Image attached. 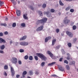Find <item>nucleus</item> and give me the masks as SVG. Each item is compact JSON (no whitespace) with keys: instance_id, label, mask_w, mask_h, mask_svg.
I'll list each match as a JSON object with an SVG mask.
<instances>
[{"instance_id":"f257e3e1","label":"nucleus","mask_w":78,"mask_h":78,"mask_svg":"<svg viewBox=\"0 0 78 78\" xmlns=\"http://www.w3.org/2000/svg\"><path fill=\"white\" fill-rule=\"evenodd\" d=\"M47 21V18H44L42 19L41 20H38L36 23V24L37 25H38L40 24L44 25V23H45Z\"/></svg>"},{"instance_id":"f03ea898","label":"nucleus","mask_w":78,"mask_h":78,"mask_svg":"<svg viewBox=\"0 0 78 78\" xmlns=\"http://www.w3.org/2000/svg\"><path fill=\"white\" fill-rule=\"evenodd\" d=\"M36 55L38 56V57H39V58H40L42 60L45 61V60L47 59V58H46L44 55L42 54L37 53Z\"/></svg>"},{"instance_id":"7ed1b4c3","label":"nucleus","mask_w":78,"mask_h":78,"mask_svg":"<svg viewBox=\"0 0 78 78\" xmlns=\"http://www.w3.org/2000/svg\"><path fill=\"white\" fill-rule=\"evenodd\" d=\"M47 53L48 55H50V57L52 58V59H55L56 57H55V55H53V54H52L50 51H48Z\"/></svg>"},{"instance_id":"20e7f679","label":"nucleus","mask_w":78,"mask_h":78,"mask_svg":"<svg viewBox=\"0 0 78 78\" xmlns=\"http://www.w3.org/2000/svg\"><path fill=\"white\" fill-rule=\"evenodd\" d=\"M70 22V20L68 19H65L63 20V23L65 25H68Z\"/></svg>"},{"instance_id":"39448f33","label":"nucleus","mask_w":78,"mask_h":78,"mask_svg":"<svg viewBox=\"0 0 78 78\" xmlns=\"http://www.w3.org/2000/svg\"><path fill=\"white\" fill-rule=\"evenodd\" d=\"M66 34L67 35L69 36V37H73V34L71 32L68 31H66Z\"/></svg>"},{"instance_id":"423d86ee","label":"nucleus","mask_w":78,"mask_h":78,"mask_svg":"<svg viewBox=\"0 0 78 78\" xmlns=\"http://www.w3.org/2000/svg\"><path fill=\"white\" fill-rule=\"evenodd\" d=\"M10 70L12 73V76H14V75L15 74V71H14V68H13V67H11Z\"/></svg>"},{"instance_id":"0eeeda50","label":"nucleus","mask_w":78,"mask_h":78,"mask_svg":"<svg viewBox=\"0 0 78 78\" xmlns=\"http://www.w3.org/2000/svg\"><path fill=\"white\" fill-rule=\"evenodd\" d=\"M12 63L16 64L17 62V58L14 57L12 58Z\"/></svg>"},{"instance_id":"6e6552de","label":"nucleus","mask_w":78,"mask_h":78,"mask_svg":"<svg viewBox=\"0 0 78 78\" xmlns=\"http://www.w3.org/2000/svg\"><path fill=\"white\" fill-rule=\"evenodd\" d=\"M44 28V26H41L40 27H38L36 30L37 31H42Z\"/></svg>"},{"instance_id":"1a4fd4ad","label":"nucleus","mask_w":78,"mask_h":78,"mask_svg":"<svg viewBox=\"0 0 78 78\" xmlns=\"http://www.w3.org/2000/svg\"><path fill=\"white\" fill-rule=\"evenodd\" d=\"M20 44L21 45H23V46H26L28 45V43L27 42H24L20 43Z\"/></svg>"},{"instance_id":"9d476101","label":"nucleus","mask_w":78,"mask_h":78,"mask_svg":"<svg viewBox=\"0 0 78 78\" xmlns=\"http://www.w3.org/2000/svg\"><path fill=\"white\" fill-rule=\"evenodd\" d=\"M44 14H46L47 16V17H50L51 16V15H49V13H50V12L49 11H48L47 12H44Z\"/></svg>"},{"instance_id":"9b49d317","label":"nucleus","mask_w":78,"mask_h":78,"mask_svg":"<svg viewBox=\"0 0 78 78\" xmlns=\"http://www.w3.org/2000/svg\"><path fill=\"white\" fill-rule=\"evenodd\" d=\"M16 12L17 16H20V13L21 12H20V10H16Z\"/></svg>"},{"instance_id":"f8f14e48","label":"nucleus","mask_w":78,"mask_h":78,"mask_svg":"<svg viewBox=\"0 0 78 78\" xmlns=\"http://www.w3.org/2000/svg\"><path fill=\"white\" fill-rule=\"evenodd\" d=\"M56 64V62H52L51 63H49L48 64V66H53L54 64Z\"/></svg>"},{"instance_id":"ddd939ff","label":"nucleus","mask_w":78,"mask_h":78,"mask_svg":"<svg viewBox=\"0 0 78 78\" xmlns=\"http://www.w3.org/2000/svg\"><path fill=\"white\" fill-rule=\"evenodd\" d=\"M27 72L26 71H24L23 73L22 74V76H23V78H25V75H27Z\"/></svg>"},{"instance_id":"4468645a","label":"nucleus","mask_w":78,"mask_h":78,"mask_svg":"<svg viewBox=\"0 0 78 78\" xmlns=\"http://www.w3.org/2000/svg\"><path fill=\"white\" fill-rule=\"evenodd\" d=\"M58 69L59 70H60L62 72H63V71H64V68H63V67H62V66H60L59 67Z\"/></svg>"},{"instance_id":"2eb2a0df","label":"nucleus","mask_w":78,"mask_h":78,"mask_svg":"<svg viewBox=\"0 0 78 78\" xmlns=\"http://www.w3.org/2000/svg\"><path fill=\"white\" fill-rule=\"evenodd\" d=\"M59 3L60 5L61 6H64V4L62 3V1H61V0H60L59 1Z\"/></svg>"},{"instance_id":"dca6fc26","label":"nucleus","mask_w":78,"mask_h":78,"mask_svg":"<svg viewBox=\"0 0 78 78\" xmlns=\"http://www.w3.org/2000/svg\"><path fill=\"white\" fill-rule=\"evenodd\" d=\"M2 42L5 43V42H6V41L3 39H0V43H2Z\"/></svg>"},{"instance_id":"f3484780","label":"nucleus","mask_w":78,"mask_h":78,"mask_svg":"<svg viewBox=\"0 0 78 78\" xmlns=\"http://www.w3.org/2000/svg\"><path fill=\"white\" fill-rule=\"evenodd\" d=\"M56 41V39L53 40L52 41V45H53L55 44V42Z\"/></svg>"},{"instance_id":"a211bd4d","label":"nucleus","mask_w":78,"mask_h":78,"mask_svg":"<svg viewBox=\"0 0 78 78\" xmlns=\"http://www.w3.org/2000/svg\"><path fill=\"white\" fill-rule=\"evenodd\" d=\"M69 65H70L71 66L75 65V62L74 61H73L72 62H70L69 64Z\"/></svg>"},{"instance_id":"6ab92c4d","label":"nucleus","mask_w":78,"mask_h":78,"mask_svg":"<svg viewBox=\"0 0 78 78\" xmlns=\"http://www.w3.org/2000/svg\"><path fill=\"white\" fill-rule=\"evenodd\" d=\"M5 48V45H3L1 47V50H4V48Z\"/></svg>"},{"instance_id":"aec40b11","label":"nucleus","mask_w":78,"mask_h":78,"mask_svg":"<svg viewBox=\"0 0 78 78\" xmlns=\"http://www.w3.org/2000/svg\"><path fill=\"white\" fill-rule=\"evenodd\" d=\"M67 45L68 47L70 48L71 47H72V44L70 43H69L67 44Z\"/></svg>"},{"instance_id":"412c9836","label":"nucleus","mask_w":78,"mask_h":78,"mask_svg":"<svg viewBox=\"0 0 78 78\" xmlns=\"http://www.w3.org/2000/svg\"><path fill=\"white\" fill-rule=\"evenodd\" d=\"M8 68V66L6 65H5L4 66V69L5 70H7Z\"/></svg>"},{"instance_id":"4be33fe9","label":"nucleus","mask_w":78,"mask_h":78,"mask_svg":"<svg viewBox=\"0 0 78 78\" xmlns=\"http://www.w3.org/2000/svg\"><path fill=\"white\" fill-rule=\"evenodd\" d=\"M70 9V6H69L68 7H66L65 9L66 11H69Z\"/></svg>"},{"instance_id":"5701e85b","label":"nucleus","mask_w":78,"mask_h":78,"mask_svg":"<svg viewBox=\"0 0 78 78\" xmlns=\"http://www.w3.org/2000/svg\"><path fill=\"white\" fill-rule=\"evenodd\" d=\"M66 68L67 70H69L70 69V67L69 65H66Z\"/></svg>"},{"instance_id":"b1692460","label":"nucleus","mask_w":78,"mask_h":78,"mask_svg":"<svg viewBox=\"0 0 78 78\" xmlns=\"http://www.w3.org/2000/svg\"><path fill=\"white\" fill-rule=\"evenodd\" d=\"M33 71H29V73L30 75H33Z\"/></svg>"},{"instance_id":"393cba45","label":"nucleus","mask_w":78,"mask_h":78,"mask_svg":"<svg viewBox=\"0 0 78 78\" xmlns=\"http://www.w3.org/2000/svg\"><path fill=\"white\" fill-rule=\"evenodd\" d=\"M21 27H25V23H22L21 25Z\"/></svg>"},{"instance_id":"a878e982","label":"nucleus","mask_w":78,"mask_h":78,"mask_svg":"<svg viewBox=\"0 0 78 78\" xmlns=\"http://www.w3.org/2000/svg\"><path fill=\"white\" fill-rule=\"evenodd\" d=\"M73 30H75L76 29V26L75 25L73 26Z\"/></svg>"},{"instance_id":"bb28decb","label":"nucleus","mask_w":78,"mask_h":78,"mask_svg":"<svg viewBox=\"0 0 78 78\" xmlns=\"http://www.w3.org/2000/svg\"><path fill=\"white\" fill-rule=\"evenodd\" d=\"M23 17L24 19H28V17L25 14L23 15Z\"/></svg>"},{"instance_id":"cd10ccee","label":"nucleus","mask_w":78,"mask_h":78,"mask_svg":"<svg viewBox=\"0 0 78 78\" xmlns=\"http://www.w3.org/2000/svg\"><path fill=\"white\" fill-rule=\"evenodd\" d=\"M29 60H30V61L33 60V57H32L31 56H30L29 57Z\"/></svg>"},{"instance_id":"c85d7f7f","label":"nucleus","mask_w":78,"mask_h":78,"mask_svg":"<svg viewBox=\"0 0 78 78\" xmlns=\"http://www.w3.org/2000/svg\"><path fill=\"white\" fill-rule=\"evenodd\" d=\"M27 39V36H25L21 38L20 39Z\"/></svg>"},{"instance_id":"c756f323","label":"nucleus","mask_w":78,"mask_h":78,"mask_svg":"<svg viewBox=\"0 0 78 78\" xmlns=\"http://www.w3.org/2000/svg\"><path fill=\"white\" fill-rule=\"evenodd\" d=\"M39 14H40V16H42V12L41 11H39Z\"/></svg>"},{"instance_id":"7c9ffc66","label":"nucleus","mask_w":78,"mask_h":78,"mask_svg":"<svg viewBox=\"0 0 78 78\" xmlns=\"http://www.w3.org/2000/svg\"><path fill=\"white\" fill-rule=\"evenodd\" d=\"M16 23H13L12 25V27H16Z\"/></svg>"},{"instance_id":"2f4dec72","label":"nucleus","mask_w":78,"mask_h":78,"mask_svg":"<svg viewBox=\"0 0 78 78\" xmlns=\"http://www.w3.org/2000/svg\"><path fill=\"white\" fill-rule=\"evenodd\" d=\"M34 58L36 61H38V57H37V56H35L34 57Z\"/></svg>"},{"instance_id":"473e14b6","label":"nucleus","mask_w":78,"mask_h":78,"mask_svg":"<svg viewBox=\"0 0 78 78\" xmlns=\"http://www.w3.org/2000/svg\"><path fill=\"white\" fill-rule=\"evenodd\" d=\"M55 10L54 9H51V12H55Z\"/></svg>"},{"instance_id":"72a5a7b5","label":"nucleus","mask_w":78,"mask_h":78,"mask_svg":"<svg viewBox=\"0 0 78 78\" xmlns=\"http://www.w3.org/2000/svg\"><path fill=\"white\" fill-rule=\"evenodd\" d=\"M67 59V60H69V59H72V58H70L69 56H68L66 57Z\"/></svg>"},{"instance_id":"f704fd0d","label":"nucleus","mask_w":78,"mask_h":78,"mask_svg":"<svg viewBox=\"0 0 78 78\" xmlns=\"http://www.w3.org/2000/svg\"><path fill=\"white\" fill-rule=\"evenodd\" d=\"M64 63H66V64H67L69 63V62L66 60H64Z\"/></svg>"},{"instance_id":"c9c22d12","label":"nucleus","mask_w":78,"mask_h":78,"mask_svg":"<svg viewBox=\"0 0 78 78\" xmlns=\"http://www.w3.org/2000/svg\"><path fill=\"white\" fill-rule=\"evenodd\" d=\"M20 53H23L24 52V50L23 49H20Z\"/></svg>"},{"instance_id":"e433bc0d","label":"nucleus","mask_w":78,"mask_h":78,"mask_svg":"<svg viewBox=\"0 0 78 78\" xmlns=\"http://www.w3.org/2000/svg\"><path fill=\"white\" fill-rule=\"evenodd\" d=\"M46 7V4H44L42 5V7L43 8H45Z\"/></svg>"},{"instance_id":"4c0bfd02","label":"nucleus","mask_w":78,"mask_h":78,"mask_svg":"<svg viewBox=\"0 0 78 78\" xmlns=\"http://www.w3.org/2000/svg\"><path fill=\"white\" fill-rule=\"evenodd\" d=\"M51 39V37H48L46 38L45 39Z\"/></svg>"},{"instance_id":"58836bf2","label":"nucleus","mask_w":78,"mask_h":78,"mask_svg":"<svg viewBox=\"0 0 78 78\" xmlns=\"http://www.w3.org/2000/svg\"><path fill=\"white\" fill-rule=\"evenodd\" d=\"M24 58L25 59H28V56L27 55H25V56Z\"/></svg>"},{"instance_id":"ea45409f","label":"nucleus","mask_w":78,"mask_h":78,"mask_svg":"<svg viewBox=\"0 0 78 78\" xmlns=\"http://www.w3.org/2000/svg\"><path fill=\"white\" fill-rule=\"evenodd\" d=\"M3 4H4L3 2H2V1L0 2V6H2Z\"/></svg>"},{"instance_id":"a19ab883","label":"nucleus","mask_w":78,"mask_h":78,"mask_svg":"<svg viewBox=\"0 0 78 78\" xmlns=\"http://www.w3.org/2000/svg\"><path fill=\"white\" fill-rule=\"evenodd\" d=\"M51 77H57V75H55V74H52L51 75Z\"/></svg>"},{"instance_id":"79ce46f5","label":"nucleus","mask_w":78,"mask_h":78,"mask_svg":"<svg viewBox=\"0 0 78 78\" xmlns=\"http://www.w3.org/2000/svg\"><path fill=\"white\" fill-rule=\"evenodd\" d=\"M44 65H45V63L44 62H43L41 63V66L42 67H43Z\"/></svg>"},{"instance_id":"37998d69","label":"nucleus","mask_w":78,"mask_h":78,"mask_svg":"<svg viewBox=\"0 0 78 78\" xmlns=\"http://www.w3.org/2000/svg\"><path fill=\"white\" fill-rule=\"evenodd\" d=\"M29 8H31V9H32V10H34V8L33 7L31 6H29Z\"/></svg>"},{"instance_id":"c03bdc74","label":"nucleus","mask_w":78,"mask_h":78,"mask_svg":"<svg viewBox=\"0 0 78 78\" xmlns=\"http://www.w3.org/2000/svg\"><path fill=\"white\" fill-rule=\"evenodd\" d=\"M18 64L20 65H21V64H22V61L20 60H19L18 61Z\"/></svg>"},{"instance_id":"a18cd8bd","label":"nucleus","mask_w":78,"mask_h":78,"mask_svg":"<svg viewBox=\"0 0 78 78\" xmlns=\"http://www.w3.org/2000/svg\"><path fill=\"white\" fill-rule=\"evenodd\" d=\"M56 32L57 33H58L59 32V29H56Z\"/></svg>"},{"instance_id":"49530a36","label":"nucleus","mask_w":78,"mask_h":78,"mask_svg":"<svg viewBox=\"0 0 78 78\" xmlns=\"http://www.w3.org/2000/svg\"><path fill=\"white\" fill-rule=\"evenodd\" d=\"M70 12H74V9H71L70 10Z\"/></svg>"},{"instance_id":"de8ad7c7","label":"nucleus","mask_w":78,"mask_h":78,"mask_svg":"<svg viewBox=\"0 0 78 78\" xmlns=\"http://www.w3.org/2000/svg\"><path fill=\"white\" fill-rule=\"evenodd\" d=\"M3 36V33L1 32L0 33V37H1L2 36Z\"/></svg>"},{"instance_id":"09e8293b","label":"nucleus","mask_w":78,"mask_h":78,"mask_svg":"<svg viewBox=\"0 0 78 78\" xmlns=\"http://www.w3.org/2000/svg\"><path fill=\"white\" fill-rule=\"evenodd\" d=\"M8 34V32L7 31H5L4 32V34L6 35Z\"/></svg>"},{"instance_id":"8fccbe9b","label":"nucleus","mask_w":78,"mask_h":78,"mask_svg":"<svg viewBox=\"0 0 78 78\" xmlns=\"http://www.w3.org/2000/svg\"><path fill=\"white\" fill-rule=\"evenodd\" d=\"M4 75H5V76H7V73H6V72H5L4 73Z\"/></svg>"},{"instance_id":"3c124183","label":"nucleus","mask_w":78,"mask_h":78,"mask_svg":"<svg viewBox=\"0 0 78 78\" xmlns=\"http://www.w3.org/2000/svg\"><path fill=\"white\" fill-rule=\"evenodd\" d=\"M62 58H60L59 60V61L60 62H61V61H62Z\"/></svg>"},{"instance_id":"603ef678","label":"nucleus","mask_w":78,"mask_h":78,"mask_svg":"<svg viewBox=\"0 0 78 78\" xmlns=\"http://www.w3.org/2000/svg\"><path fill=\"white\" fill-rule=\"evenodd\" d=\"M16 77L17 78H19V77H20V75H17L16 76Z\"/></svg>"},{"instance_id":"864d4df0","label":"nucleus","mask_w":78,"mask_h":78,"mask_svg":"<svg viewBox=\"0 0 78 78\" xmlns=\"http://www.w3.org/2000/svg\"><path fill=\"white\" fill-rule=\"evenodd\" d=\"M0 53H3V51L2 50H0Z\"/></svg>"},{"instance_id":"5fc2aeb1","label":"nucleus","mask_w":78,"mask_h":78,"mask_svg":"<svg viewBox=\"0 0 78 78\" xmlns=\"http://www.w3.org/2000/svg\"><path fill=\"white\" fill-rule=\"evenodd\" d=\"M45 42H47L48 41V39H45Z\"/></svg>"},{"instance_id":"6e6d98bb","label":"nucleus","mask_w":78,"mask_h":78,"mask_svg":"<svg viewBox=\"0 0 78 78\" xmlns=\"http://www.w3.org/2000/svg\"><path fill=\"white\" fill-rule=\"evenodd\" d=\"M35 74H36V75H38L39 74V72L37 71L35 73Z\"/></svg>"},{"instance_id":"4d7b16f0","label":"nucleus","mask_w":78,"mask_h":78,"mask_svg":"<svg viewBox=\"0 0 78 78\" xmlns=\"http://www.w3.org/2000/svg\"><path fill=\"white\" fill-rule=\"evenodd\" d=\"M67 56H70V54L67 53Z\"/></svg>"},{"instance_id":"13d9d810","label":"nucleus","mask_w":78,"mask_h":78,"mask_svg":"<svg viewBox=\"0 0 78 78\" xmlns=\"http://www.w3.org/2000/svg\"><path fill=\"white\" fill-rule=\"evenodd\" d=\"M12 3H14V0H11Z\"/></svg>"},{"instance_id":"bf43d9fd","label":"nucleus","mask_w":78,"mask_h":78,"mask_svg":"<svg viewBox=\"0 0 78 78\" xmlns=\"http://www.w3.org/2000/svg\"><path fill=\"white\" fill-rule=\"evenodd\" d=\"M3 26H4V27H6V26H7V25L5 24H4V25Z\"/></svg>"},{"instance_id":"052dcab7","label":"nucleus","mask_w":78,"mask_h":78,"mask_svg":"<svg viewBox=\"0 0 78 78\" xmlns=\"http://www.w3.org/2000/svg\"><path fill=\"white\" fill-rule=\"evenodd\" d=\"M8 18H6L5 19V20H6V21H8Z\"/></svg>"},{"instance_id":"680f3d73","label":"nucleus","mask_w":78,"mask_h":78,"mask_svg":"<svg viewBox=\"0 0 78 78\" xmlns=\"http://www.w3.org/2000/svg\"><path fill=\"white\" fill-rule=\"evenodd\" d=\"M10 44H12V41H11L10 42Z\"/></svg>"},{"instance_id":"e2e57ef3","label":"nucleus","mask_w":78,"mask_h":78,"mask_svg":"<svg viewBox=\"0 0 78 78\" xmlns=\"http://www.w3.org/2000/svg\"><path fill=\"white\" fill-rule=\"evenodd\" d=\"M4 24V23H1V25L2 26H3Z\"/></svg>"},{"instance_id":"0e129e2a","label":"nucleus","mask_w":78,"mask_h":78,"mask_svg":"<svg viewBox=\"0 0 78 78\" xmlns=\"http://www.w3.org/2000/svg\"><path fill=\"white\" fill-rule=\"evenodd\" d=\"M38 6H41V4H39L38 5Z\"/></svg>"},{"instance_id":"69168bd1","label":"nucleus","mask_w":78,"mask_h":78,"mask_svg":"<svg viewBox=\"0 0 78 78\" xmlns=\"http://www.w3.org/2000/svg\"><path fill=\"white\" fill-rule=\"evenodd\" d=\"M18 3L19 4L20 3V1H18Z\"/></svg>"},{"instance_id":"338daca9","label":"nucleus","mask_w":78,"mask_h":78,"mask_svg":"<svg viewBox=\"0 0 78 78\" xmlns=\"http://www.w3.org/2000/svg\"><path fill=\"white\" fill-rule=\"evenodd\" d=\"M27 78H31V77H30L29 76H28Z\"/></svg>"},{"instance_id":"774afa93","label":"nucleus","mask_w":78,"mask_h":78,"mask_svg":"<svg viewBox=\"0 0 78 78\" xmlns=\"http://www.w3.org/2000/svg\"><path fill=\"white\" fill-rule=\"evenodd\" d=\"M0 39H2V38L0 37Z\"/></svg>"}]
</instances>
